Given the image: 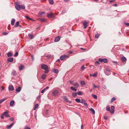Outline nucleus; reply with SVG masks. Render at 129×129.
Listing matches in <instances>:
<instances>
[{"instance_id":"1","label":"nucleus","mask_w":129,"mask_h":129,"mask_svg":"<svg viewBox=\"0 0 129 129\" xmlns=\"http://www.w3.org/2000/svg\"><path fill=\"white\" fill-rule=\"evenodd\" d=\"M41 68L42 69L44 70L45 71V73H47L49 71V69L48 67L47 66L44 64H41Z\"/></svg>"},{"instance_id":"2","label":"nucleus","mask_w":129,"mask_h":129,"mask_svg":"<svg viewBox=\"0 0 129 129\" xmlns=\"http://www.w3.org/2000/svg\"><path fill=\"white\" fill-rule=\"evenodd\" d=\"M15 8L18 11H19L21 9H24L25 7L24 5H20L18 4H16L15 5Z\"/></svg>"},{"instance_id":"3","label":"nucleus","mask_w":129,"mask_h":129,"mask_svg":"<svg viewBox=\"0 0 129 129\" xmlns=\"http://www.w3.org/2000/svg\"><path fill=\"white\" fill-rule=\"evenodd\" d=\"M105 74L107 75H109L110 74V73L109 69L107 67H105L104 70Z\"/></svg>"},{"instance_id":"4","label":"nucleus","mask_w":129,"mask_h":129,"mask_svg":"<svg viewBox=\"0 0 129 129\" xmlns=\"http://www.w3.org/2000/svg\"><path fill=\"white\" fill-rule=\"evenodd\" d=\"M67 57H69V56L67 55L64 54L63 55L61 56L60 57V59L61 60H64Z\"/></svg>"},{"instance_id":"5","label":"nucleus","mask_w":129,"mask_h":129,"mask_svg":"<svg viewBox=\"0 0 129 129\" xmlns=\"http://www.w3.org/2000/svg\"><path fill=\"white\" fill-rule=\"evenodd\" d=\"M98 61H99V62H104L105 63H106L108 62V60L106 58H99L98 59Z\"/></svg>"},{"instance_id":"6","label":"nucleus","mask_w":129,"mask_h":129,"mask_svg":"<svg viewBox=\"0 0 129 129\" xmlns=\"http://www.w3.org/2000/svg\"><path fill=\"white\" fill-rule=\"evenodd\" d=\"M58 91L56 90H53L52 92V95L55 96H58Z\"/></svg>"},{"instance_id":"7","label":"nucleus","mask_w":129,"mask_h":129,"mask_svg":"<svg viewBox=\"0 0 129 129\" xmlns=\"http://www.w3.org/2000/svg\"><path fill=\"white\" fill-rule=\"evenodd\" d=\"M63 99L64 100L66 101L68 103L70 104H71V101H69L68 98L66 96H63Z\"/></svg>"},{"instance_id":"8","label":"nucleus","mask_w":129,"mask_h":129,"mask_svg":"<svg viewBox=\"0 0 129 129\" xmlns=\"http://www.w3.org/2000/svg\"><path fill=\"white\" fill-rule=\"evenodd\" d=\"M9 91H12L14 90V88L13 85H10L8 88Z\"/></svg>"},{"instance_id":"9","label":"nucleus","mask_w":129,"mask_h":129,"mask_svg":"<svg viewBox=\"0 0 129 129\" xmlns=\"http://www.w3.org/2000/svg\"><path fill=\"white\" fill-rule=\"evenodd\" d=\"M60 39V37L59 36H58L55 37L54 39V41L55 42H58Z\"/></svg>"},{"instance_id":"10","label":"nucleus","mask_w":129,"mask_h":129,"mask_svg":"<svg viewBox=\"0 0 129 129\" xmlns=\"http://www.w3.org/2000/svg\"><path fill=\"white\" fill-rule=\"evenodd\" d=\"M3 115L5 116L6 117H9V115L8 114V112L7 111L5 112L3 114Z\"/></svg>"},{"instance_id":"11","label":"nucleus","mask_w":129,"mask_h":129,"mask_svg":"<svg viewBox=\"0 0 129 129\" xmlns=\"http://www.w3.org/2000/svg\"><path fill=\"white\" fill-rule=\"evenodd\" d=\"M75 88H78L79 87L78 83L77 82H76L74 83L73 85Z\"/></svg>"},{"instance_id":"12","label":"nucleus","mask_w":129,"mask_h":129,"mask_svg":"<svg viewBox=\"0 0 129 129\" xmlns=\"http://www.w3.org/2000/svg\"><path fill=\"white\" fill-rule=\"evenodd\" d=\"M24 68V66L23 65H20L19 67V70L20 71L22 70Z\"/></svg>"},{"instance_id":"13","label":"nucleus","mask_w":129,"mask_h":129,"mask_svg":"<svg viewBox=\"0 0 129 129\" xmlns=\"http://www.w3.org/2000/svg\"><path fill=\"white\" fill-rule=\"evenodd\" d=\"M121 60L122 62H124L126 61V58L124 57H123L121 58Z\"/></svg>"},{"instance_id":"14","label":"nucleus","mask_w":129,"mask_h":129,"mask_svg":"<svg viewBox=\"0 0 129 129\" xmlns=\"http://www.w3.org/2000/svg\"><path fill=\"white\" fill-rule=\"evenodd\" d=\"M13 60V59L12 57L9 58L7 59V61L9 62H12Z\"/></svg>"},{"instance_id":"15","label":"nucleus","mask_w":129,"mask_h":129,"mask_svg":"<svg viewBox=\"0 0 129 129\" xmlns=\"http://www.w3.org/2000/svg\"><path fill=\"white\" fill-rule=\"evenodd\" d=\"M13 123H11L10 125L7 126V127L8 129H10L13 126Z\"/></svg>"},{"instance_id":"16","label":"nucleus","mask_w":129,"mask_h":129,"mask_svg":"<svg viewBox=\"0 0 129 129\" xmlns=\"http://www.w3.org/2000/svg\"><path fill=\"white\" fill-rule=\"evenodd\" d=\"M83 24L84 26V28H87V22L86 21H84L83 22Z\"/></svg>"},{"instance_id":"17","label":"nucleus","mask_w":129,"mask_h":129,"mask_svg":"<svg viewBox=\"0 0 129 129\" xmlns=\"http://www.w3.org/2000/svg\"><path fill=\"white\" fill-rule=\"evenodd\" d=\"M15 21V19L14 18L12 19L11 21V24L12 26H13L14 24V23Z\"/></svg>"},{"instance_id":"18","label":"nucleus","mask_w":129,"mask_h":129,"mask_svg":"<svg viewBox=\"0 0 129 129\" xmlns=\"http://www.w3.org/2000/svg\"><path fill=\"white\" fill-rule=\"evenodd\" d=\"M28 36L30 39H32L34 37V36L31 34H29Z\"/></svg>"},{"instance_id":"19","label":"nucleus","mask_w":129,"mask_h":129,"mask_svg":"<svg viewBox=\"0 0 129 129\" xmlns=\"http://www.w3.org/2000/svg\"><path fill=\"white\" fill-rule=\"evenodd\" d=\"M21 90V87L20 86H19L15 90L17 92H20Z\"/></svg>"},{"instance_id":"20","label":"nucleus","mask_w":129,"mask_h":129,"mask_svg":"<svg viewBox=\"0 0 129 129\" xmlns=\"http://www.w3.org/2000/svg\"><path fill=\"white\" fill-rule=\"evenodd\" d=\"M70 89L71 90L75 91H76L77 90V89H76L75 87H74L73 86L71 87H70Z\"/></svg>"},{"instance_id":"21","label":"nucleus","mask_w":129,"mask_h":129,"mask_svg":"<svg viewBox=\"0 0 129 129\" xmlns=\"http://www.w3.org/2000/svg\"><path fill=\"white\" fill-rule=\"evenodd\" d=\"M39 104H35L34 106V110H35L38 107Z\"/></svg>"},{"instance_id":"22","label":"nucleus","mask_w":129,"mask_h":129,"mask_svg":"<svg viewBox=\"0 0 129 129\" xmlns=\"http://www.w3.org/2000/svg\"><path fill=\"white\" fill-rule=\"evenodd\" d=\"M53 72L56 74H57L58 73L59 71L58 69H54L53 70Z\"/></svg>"},{"instance_id":"23","label":"nucleus","mask_w":129,"mask_h":129,"mask_svg":"<svg viewBox=\"0 0 129 129\" xmlns=\"http://www.w3.org/2000/svg\"><path fill=\"white\" fill-rule=\"evenodd\" d=\"M52 15L53 13H51L48 14L47 16L49 18H51L52 17Z\"/></svg>"},{"instance_id":"24","label":"nucleus","mask_w":129,"mask_h":129,"mask_svg":"<svg viewBox=\"0 0 129 129\" xmlns=\"http://www.w3.org/2000/svg\"><path fill=\"white\" fill-rule=\"evenodd\" d=\"M14 103V101L12 100L11 101L10 103V105L11 106H13Z\"/></svg>"},{"instance_id":"25","label":"nucleus","mask_w":129,"mask_h":129,"mask_svg":"<svg viewBox=\"0 0 129 129\" xmlns=\"http://www.w3.org/2000/svg\"><path fill=\"white\" fill-rule=\"evenodd\" d=\"M46 74L43 75L41 77V79L43 80H44L46 77Z\"/></svg>"},{"instance_id":"26","label":"nucleus","mask_w":129,"mask_h":129,"mask_svg":"<svg viewBox=\"0 0 129 129\" xmlns=\"http://www.w3.org/2000/svg\"><path fill=\"white\" fill-rule=\"evenodd\" d=\"M77 92H74L72 93V95L74 97H75L77 96Z\"/></svg>"},{"instance_id":"27","label":"nucleus","mask_w":129,"mask_h":129,"mask_svg":"<svg viewBox=\"0 0 129 129\" xmlns=\"http://www.w3.org/2000/svg\"><path fill=\"white\" fill-rule=\"evenodd\" d=\"M80 84L82 85H84L85 84V82L83 81H80Z\"/></svg>"},{"instance_id":"28","label":"nucleus","mask_w":129,"mask_h":129,"mask_svg":"<svg viewBox=\"0 0 129 129\" xmlns=\"http://www.w3.org/2000/svg\"><path fill=\"white\" fill-rule=\"evenodd\" d=\"M7 99V98H5L4 99H2L0 100V104L1 103L3 102L4 101H5Z\"/></svg>"},{"instance_id":"29","label":"nucleus","mask_w":129,"mask_h":129,"mask_svg":"<svg viewBox=\"0 0 129 129\" xmlns=\"http://www.w3.org/2000/svg\"><path fill=\"white\" fill-rule=\"evenodd\" d=\"M75 101L77 103H81V101L80 99H75Z\"/></svg>"},{"instance_id":"30","label":"nucleus","mask_w":129,"mask_h":129,"mask_svg":"<svg viewBox=\"0 0 129 129\" xmlns=\"http://www.w3.org/2000/svg\"><path fill=\"white\" fill-rule=\"evenodd\" d=\"M89 110L91 111L93 114H94L95 113V111L94 109L92 108H91Z\"/></svg>"},{"instance_id":"31","label":"nucleus","mask_w":129,"mask_h":129,"mask_svg":"<svg viewBox=\"0 0 129 129\" xmlns=\"http://www.w3.org/2000/svg\"><path fill=\"white\" fill-rule=\"evenodd\" d=\"M12 74L15 76H16L17 75L16 72L15 71L13 70L12 72Z\"/></svg>"},{"instance_id":"32","label":"nucleus","mask_w":129,"mask_h":129,"mask_svg":"<svg viewBox=\"0 0 129 129\" xmlns=\"http://www.w3.org/2000/svg\"><path fill=\"white\" fill-rule=\"evenodd\" d=\"M12 55V54L10 52H8L7 54V55L8 57L11 56Z\"/></svg>"},{"instance_id":"33","label":"nucleus","mask_w":129,"mask_h":129,"mask_svg":"<svg viewBox=\"0 0 129 129\" xmlns=\"http://www.w3.org/2000/svg\"><path fill=\"white\" fill-rule=\"evenodd\" d=\"M19 21H17L16 22L15 25L14 26L15 27H18L19 25Z\"/></svg>"},{"instance_id":"34","label":"nucleus","mask_w":129,"mask_h":129,"mask_svg":"<svg viewBox=\"0 0 129 129\" xmlns=\"http://www.w3.org/2000/svg\"><path fill=\"white\" fill-rule=\"evenodd\" d=\"M50 4L52 5L54 3L53 0H48Z\"/></svg>"},{"instance_id":"35","label":"nucleus","mask_w":129,"mask_h":129,"mask_svg":"<svg viewBox=\"0 0 129 129\" xmlns=\"http://www.w3.org/2000/svg\"><path fill=\"white\" fill-rule=\"evenodd\" d=\"M93 88L94 89L96 88H99L100 87L99 86L96 85L94 84H93Z\"/></svg>"},{"instance_id":"36","label":"nucleus","mask_w":129,"mask_h":129,"mask_svg":"<svg viewBox=\"0 0 129 129\" xmlns=\"http://www.w3.org/2000/svg\"><path fill=\"white\" fill-rule=\"evenodd\" d=\"M116 100V98L115 97L111 99V102L112 103Z\"/></svg>"},{"instance_id":"37","label":"nucleus","mask_w":129,"mask_h":129,"mask_svg":"<svg viewBox=\"0 0 129 129\" xmlns=\"http://www.w3.org/2000/svg\"><path fill=\"white\" fill-rule=\"evenodd\" d=\"M82 92L81 91H79L77 93L78 95H81L82 94Z\"/></svg>"},{"instance_id":"38","label":"nucleus","mask_w":129,"mask_h":129,"mask_svg":"<svg viewBox=\"0 0 129 129\" xmlns=\"http://www.w3.org/2000/svg\"><path fill=\"white\" fill-rule=\"evenodd\" d=\"M106 109L107 111H110V107L109 106H108L107 107Z\"/></svg>"},{"instance_id":"39","label":"nucleus","mask_w":129,"mask_h":129,"mask_svg":"<svg viewBox=\"0 0 129 129\" xmlns=\"http://www.w3.org/2000/svg\"><path fill=\"white\" fill-rule=\"evenodd\" d=\"M99 61H96L95 62V65L97 66V64H100V63L99 62Z\"/></svg>"},{"instance_id":"40","label":"nucleus","mask_w":129,"mask_h":129,"mask_svg":"<svg viewBox=\"0 0 129 129\" xmlns=\"http://www.w3.org/2000/svg\"><path fill=\"white\" fill-rule=\"evenodd\" d=\"M84 65H82L81 67V71H82L83 70H84V69L85 68H84Z\"/></svg>"},{"instance_id":"41","label":"nucleus","mask_w":129,"mask_h":129,"mask_svg":"<svg viewBox=\"0 0 129 129\" xmlns=\"http://www.w3.org/2000/svg\"><path fill=\"white\" fill-rule=\"evenodd\" d=\"M97 73L96 72L94 73V74L92 75L94 77H96V76L97 75Z\"/></svg>"},{"instance_id":"42","label":"nucleus","mask_w":129,"mask_h":129,"mask_svg":"<svg viewBox=\"0 0 129 129\" xmlns=\"http://www.w3.org/2000/svg\"><path fill=\"white\" fill-rule=\"evenodd\" d=\"M99 35L98 34H96L95 35V37L96 38H99Z\"/></svg>"},{"instance_id":"43","label":"nucleus","mask_w":129,"mask_h":129,"mask_svg":"<svg viewBox=\"0 0 129 129\" xmlns=\"http://www.w3.org/2000/svg\"><path fill=\"white\" fill-rule=\"evenodd\" d=\"M92 96L95 99H97V96L96 95H92Z\"/></svg>"},{"instance_id":"44","label":"nucleus","mask_w":129,"mask_h":129,"mask_svg":"<svg viewBox=\"0 0 129 129\" xmlns=\"http://www.w3.org/2000/svg\"><path fill=\"white\" fill-rule=\"evenodd\" d=\"M45 12H39V14L40 15H42L43 14H45Z\"/></svg>"},{"instance_id":"45","label":"nucleus","mask_w":129,"mask_h":129,"mask_svg":"<svg viewBox=\"0 0 129 129\" xmlns=\"http://www.w3.org/2000/svg\"><path fill=\"white\" fill-rule=\"evenodd\" d=\"M85 102V100L82 99L81 101V103H84Z\"/></svg>"},{"instance_id":"46","label":"nucleus","mask_w":129,"mask_h":129,"mask_svg":"<svg viewBox=\"0 0 129 129\" xmlns=\"http://www.w3.org/2000/svg\"><path fill=\"white\" fill-rule=\"evenodd\" d=\"M73 82H74L73 81H72L71 80H70L69 81V82H70V83L72 85H73V84H74Z\"/></svg>"},{"instance_id":"47","label":"nucleus","mask_w":129,"mask_h":129,"mask_svg":"<svg viewBox=\"0 0 129 129\" xmlns=\"http://www.w3.org/2000/svg\"><path fill=\"white\" fill-rule=\"evenodd\" d=\"M18 52H16L15 53V54L14 55V56L15 57L16 56H18Z\"/></svg>"},{"instance_id":"48","label":"nucleus","mask_w":129,"mask_h":129,"mask_svg":"<svg viewBox=\"0 0 129 129\" xmlns=\"http://www.w3.org/2000/svg\"><path fill=\"white\" fill-rule=\"evenodd\" d=\"M111 110H114V106H112L111 107Z\"/></svg>"},{"instance_id":"49","label":"nucleus","mask_w":129,"mask_h":129,"mask_svg":"<svg viewBox=\"0 0 129 129\" xmlns=\"http://www.w3.org/2000/svg\"><path fill=\"white\" fill-rule=\"evenodd\" d=\"M45 89H43L41 91V93H43L45 91Z\"/></svg>"},{"instance_id":"50","label":"nucleus","mask_w":129,"mask_h":129,"mask_svg":"<svg viewBox=\"0 0 129 129\" xmlns=\"http://www.w3.org/2000/svg\"><path fill=\"white\" fill-rule=\"evenodd\" d=\"M8 34V33H6L5 32H3V34L4 35H7Z\"/></svg>"},{"instance_id":"51","label":"nucleus","mask_w":129,"mask_h":129,"mask_svg":"<svg viewBox=\"0 0 129 129\" xmlns=\"http://www.w3.org/2000/svg\"><path fill=\"white\" fill-rule=\"evenodd\" d=\"M103 87L105 89H107V87L105 85H103Z\"/></svg>"},{"instance_id":"52","label":"nucleus","mask_w":129,"mask_h":129,"mask_svg":"<svg viewBox=\"0 0 129 129\" xmlns=\"http://www.w3.org/2000/svg\"><path fill=\"white\" fill-rule=\"evenodd\" d=\"M114 110H110V112L112 114H113L114 113Z\"/></svg>"},{"instance_id":"53","label":"nucleus","mask_w":129,"mask_h":129,"mask_svg":"<svg viewBox=\"0 0 129 129\" xmlns=\"http://www.w3.org/2000/svg\"><path fill=\"white\" fill-rule=\"evenodd\" d=\"M104 118L105 120H107L108 119V117L107 116H105Z\"/></svg>"},{"instance_id":"54","label":"nucleus","mask_w":129,"mask_h":129,"mask_svg":"<svg viewBox=\"0 0 129 129\" xmlns=\"http://www.w3.org/2000/svg\"><path fill=\"white\" fill-rule=\"evenodd\" d=\"M84 103V106H87V107L88 105H87V104L86 103L84 102V103Z\"/></svg>"},{"instance_id":"55","label":"nucleus","mask_w":129,"mask_h":129,"mask_svg":"<svg viewBox=\"0 0 129 129\" xmlns=\"http://www.w3.org/2000/svg\"><path fill=\"white\" fill-rule=\"evenodd\" d=\"M31 58L32 59V60H34V56L33 55H31Z\"/></svg>"},{"instance_id":"56","label":"nucleus","mask_w":129,"mask_h":129,"mask_svg":"<svg viewBox=\"0 0 129 129\" xmlns=\"http://www.w3.org/2000/svg\"><path fill=\"white\" fill-rule=\"evenodd\" d=\"M125 24L127 26H129V23H125Z\"/></svg>"},{"instance_id":"57","label":"nucleus","mask_w":129,"mask_h":129,"mask_svg":"<svg viewBox=\"0 0 129 129\" xmlns=\"http://www.w3.org/2000/svg\"><path fill=\"white\" fill-rule=\"evenodd\" d=\"M25 129H30V128L28 127H26L25 128Z\"/></svg>"},{"instance_id":"58","label":"nucleus","mask_w":129,"mask_h":129,"mask_svg":"<svg viewBox=\"0 0 129 129\" xmlns=\"http://www.w3.org/2000/svg\"><path fill=\"white\" fill-rule=\"evenodd\" d=\"M41 21L42 22H43L44 21V19H41Z\"/></svg>"},{"instance_id":"59","label":"nucleus","mask_w":129,"mask_h":129,"mask_svg":"<svg viewBox=\"0 0 129 129\" xmlns=\"http://www.w3.org/2000/svg\"><path fill=\"white\" fill-rule=\"evenodd\" d=\"M49 88V86H47L46 88H44V89H45V90L46 89H48Z\"/></svg>"},{"instance_id":"60","label":"nucleus","mask_w":129,"mask_h":129,"mask_svg":"<svg viewBox=\"0 0 129 129\" xmlns=\"http://www.w3.org/2000/svg\"><path fill=\"white\" fill-rule=\"evenodd\" d=\"M112 62L114 63H115V64H117V62L116 61H113Z\"/></svg>"},{"instance_id":"61","label":"nucleus","mask_w":129,"mask_h":129,"mask_svg":"<svg viewBox=\"0 0 129 129\" xmlns=\"http://www.w3.org/2000/svg\"><path fill=\"white\" fill-rule=\"evenodd\" d=\"M1 91H2V90H4V88H3V86H2L1 87Z\"/></svg>"},{"instance_id":"62","label":"nucleus","mask_w":129,"mask_h":129,"mask_svg":"<svg viewBox=\"0 0 129 129\" xmlns=\"http://www.w3.org/2000/svg\"><path fill=\"white\" fill-rule=\"evenodd\" d=\"M11 121H13L14 120V118H12V119L11 118H10L9 119Z\"/></svg>"},{"instance_id":"63","label":"nucleus","mask_w":129,"mask_h":129,"mask_svg":"<svg viewBox=\"0 0 129 129\" xmlns=\"http://www.w3.org/2000/svg\"><path fill=\"white\" fill-rule=\"evenodd\" d=\"M65 2H68L70 0H63Z\"/></svg>"},{"instance_id":"64","label":"nucleus","mask_w":129,"mask_h":129,"mask_svg":"<svg viewBox=\"0 0 129 129\" xmlns=\"http://www.w3.org/2000/svg\"><path fill=\"white\" fill-rule=\"evenodd\" d=\"M4 115H1V119H3L4 118V116H3Z\"/></svg>"}]
</instances>
